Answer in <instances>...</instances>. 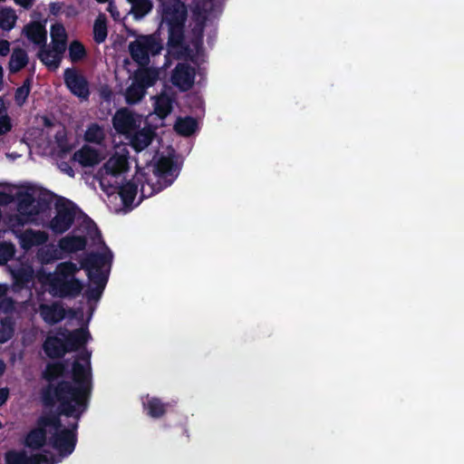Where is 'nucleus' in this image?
<instances>
[{
	"label": "nucleus",
	"mask_w": 464,
	"mask_h": 464,
	"mask_svg": "<svg viewBox=\"0 0 464 464\" xmlns=\"http://www.w3.org/2000/svg\"><path fill=\"white\" fill-rule=\"evenodd\" d=\"M9 398V390L7 388H0V407L3 406Z\"/></svg>",
	"instance_id": "nucleus-52"
},
{
	"label": "nucleus",
	"mask_w": 464,
	"mask_h": 464,
	"mask_svg": "<svg viewBox=\"0 0 464 464\" xmlns=\"http://www.w3.org/2000/svg\"><path fill=\"white\" fill-rule=\"evenodd\" d=\"M5 363L4 362L3 360L0 359V377L5 373Z\"/></svg>",
	"instance_id": "nucleus-58"
},
{
	"label": "nucleus",
	"mask_w": 464,
	"mask_h": 464,
	"mask_svg": "<svg viewBox=\"0 0 464 464\" xmlns=\"http://www.w3.org/2000/svg\"><path fill=\"white\" fill-rule=\"evenodd\" d=\"M82 269L72 261L57 264L53 273H44L39 276V281L46 286L47 292L61 299H74L79 296L84 287L82 280L76 275Z\"/></svg>",
	"instance_id": "nucleus-2"
},
{
	"label": "nucleus",
	"mask_w": 464,
	"mask_h": 464,
	"mask_svg": "<svg viewBox=\"0 0 464 464\" xmlns=\"http://www.w3.org/2000/svg\"><path fill=\"white\" fill-rule=\"evenodd\" d=\"M108 12L111 14V15L114 18V20H118L120 17V12L118 11L116 5L111 2L107 8Z\"/></svg>",
	"instance_id": "nucleus-51"
},
{
	"label": "nucleus",
	"mask_w": 464,
	"mask_h": 464,
	"mask_svg": "<svg viewBox=\"0 0 464 464\" xmlns=\"http://www.w3.org/2000/svg\"><path fill=\"white\" fill-rule=\"evenodd\" d=\"M76 218H82V227L92 241L102 242V233L95 222L89 218L74 202L61 198L55 203V216L49 221V228L56 235L68 231Z\"/></svg>",
	"instance_id": "nucleus-3"
},
{
	"label": "nucleus",
	"mask_w": 464,
	"mask_h": 464,
	"mask_svg": "<svg viewBox=\"0 0 464 464\" xmlns=\"http://www.w3.org/2000/svg\"><path fill=\"white\" fill-rule=\"evenodd\" d=\"M47 430L38 426L32 429L25 436L24 445L31 450H40L46 444Z\"/></svg>",
	"instance_id": "nucleus-21"
},
{
	"label": "nucleus",
	"mask_w": 464,
	"mask_h": 464,
	"mask_svg": "<svg viewBox=\"0 0 464 464\" xmlns=\"http://www.w3.org/2000/svg\"><path fill=\"white\" fill-rule=\"evenodd\" d=\"M34 202H35V198L32 194L25 193L19 199V202H18L19 209L21 211L29 210V212H30L31 209H34Z\"/></svg>",
	"instance_id": "nucleus-43"
},
{
	"label": "nucleus",
	"mask_w": 464,
	"mask_h": 464,
	"mask_svg": "<svg viewBox=\"0 0 464 464\" xmlns=\"http://www.w3.org/2000/svg\"><path fill=\"white\" fill-rule=\"evenodd\" d=\"M128 1L131 4V5H133L134 3H137L139 0H128Z\"/></svg>",
	"instance_id": "nucleus-61"
},
{
	"label": "nucleus",
	"mask_w": 464,
	"mask_h": 464,
	"mask_svg": "<svg viewBox=\"0 0 464 464\" xmlns=\"http://www.w3.org/2000/svg\"><path fill=\"white\" fill-rule=\"evenodd\" d=\"M91 352H89L88 350H84L82 352H81L78 355H77V360L76 361H82L86 363V365H83L85 368L87 369H91Z\"/></svg>",
	"instance_id": "nucleus-48"
},
{
	"label": "nucleus",
	"mask_w": 464,
	"mask_h": 464,
	"mask_svg": "<svg viewBox=\"0 0 464 464\" xmlns=\"http://www.w3.org/2000/svg\"><path fill=\"white\" fill-rule=\"evenodd\" d=\"M198 128V121L191 116L184 118H178L174 125V130L181 136L189 137L191 136Z\"/></svg>",
	"instance_id": "nucleus-26"
},
{
	"label": "nucleus",
	"mask_w": 464,
	"mask_h": 464,
	"mask_svg": "<svg viewBox=\"0 0 464 464\" xmlns=\"http://www.w3.org/2000/svg\"><path fill=\"white\" fill-rule=\"evenodd\" d=\"M132 133L130 145L137 152L142 151L149 147L156 136L155 130L151 126L137 130Z\"/></svg>",
	"instance_id": "nucleus-18"
},
{
	"label": "nucleus",
	"mask_w": 464,
	"mask_h": 464,
	"mask_svg": "<svg viewBox=\"0 0 464 464\" xmlns=\"http://www.w3.org/2000/svg\"><path fill=\"white\" fill-rule=\"evenodd\" d=\"M8 269L13 279V286L15 290L19 291L28 287V285L34 279V269L28 264L16 261L14 264L9 265Z\"/></svg>",
	"instance_id": "nucleus-14"
},
{
	"label": "nucleus",
	"mask_w": 464,
	"mask_h": 464,
	"mask_svg": "<svg viewBox=\"0 0 464 464\" xmlns=\"http://www.w3.org/2000/svg\"><path fill=\"white\" fill-rule=\"evenodd\" d=\"M50 31L51 44L54 51L53 60L51 64L54 67H59L66 50L68 36L63 24L61 23L52 24Z\"/></svg>",
	"instance_id": "nucleus-11"
},
{
	"label": "nucleus",
	"mask_w": 464,
	"mask_h": 464,
	"mask_svg": "<svg viewBox=\"0 0 464 464\" xmlns=\"http://www.w3.org/2000/svg\"><path fill=\"white\" fill-rule=\"evenodd\" d=\"M67 174L71 177L74 176V171L71 167H68V169L66 170Z\"/></svg>",
	"instance_id": "nucleus-60"
},
{
	"label": "nucleus",
	"mask_w": 464,
	"mask_h": 464,
	"mask_svg": "<svg viewBox=\"0 0 464 464\" xmlns=\"http://www.w3.org/2000/svg\"><path fill=\"white\" fill-rule=\"evenodd\" d=\"M176 166L170 158L161 157L154 166L156 182L150 181L145 174H141L138 182L140 183V197L150 198L169 187L178 176Z\"/></svg>",
	"instance_id": "nucleus-5"
},
{
	"label": "nucleus",
	"mask_w": 464,
	"mask_h": 464,
	"mask_svg": "<svg viewBox=\"0 0 464 464\" xmlns=\"http://www.w3.org/2000/svg\"><path fill=\"white\" fill-rule=\"evenodd\" d=\"M12 129L10 117L7 114L0 116V136L6 134Z\"/></svg>",
	"instance_id": "nucleus-46"
},
{
	"label": "nucleus",
	"mask_w": 464,
	"mask_h": 464,
	"mask_svg": "<svg viewBox=\"0 0 464 464\" xmlns=\"http://www.w3.org/2000/svg\"><path fill=\"white\" fill-rule=\"evenodd\" d=\"M65 372L63 362L47 363L42 377L48 384L41 390V401L44 407L52 408L58 404L60 412L65 417L80 420L88 410L92 397V369L74 361L72 364V381L62 380L53 383L58 378L63 377Z\"/></svg>",
	"instance_id": "nucleus-1"
},
{
	"label": "nucleus",
	"mask_w": 464,
	"mask_h": 464,
	"mask_svg": "<svg viewBox=\"0 0 464 464\" xmlns=\"http://www.w3.org/2000/svg\"><path fill=\"white\" fill-rule=\"evenodd\" d=\"M108 35L106 20L104 17L99 16L93 24V40L96 44L105 42Z\"/></svg>",
	"instance_id": "nucleus-35"
},
{
	"label": "nucleus",
	"mask_w": 464,
	"mask_h": 464,
	"mask_svg": "<svg viewBox=\"0 0 464 464\" xmlns=\"http://www.w3.org/2000/svg\"><path fill=\"white\" fill-rule=\"evenodd\" d=\"M14 2L24 9H30L34 5V0H14Z\"/></svg>",
	"instance_id": "nucleus-53"
},
{
	"label": "nucleus",
	"mask_w": 464,
	"mask_h": 464,
	"mask_svg": "<svg viewBox=\"0 0 464 464\" xmlns=\"http://www.w3.org/2000/svg\"><path fill=\"white\" fill-rule=\"evenodd\" d=\"M131 8L136 17H142L151 10L152 5L150 0H139Z\"/></svg>",
	"instance_id": "nucleus-40"
},
{
	"label": "nucleus",
	"mask_w": 464,
	"mask_h": 464,
	"mask_svg": "<svg viewBox=\"0 0 464 464\" xmlns=\"http://www.w3.org/2000/svg\"><path fill=\"white\" fill-rule=\"evenodd\" d=\"M52 200L48 197L39 196L35 198L34 209H31L30 214L38 215L40 213H44L51 208Z\"/></svg>",
	"instance_id": "nucleus-39"
},
{
	"label": "nucleus",
	"mask_w": 464,
	"mask_h": 464,
	"mask_svg": "<svg viewBox=\"0 0 464 464\" xmlns=\"http://www.w3.org/2000/svg\"><path fill=\"white\" fill-rule=\"evenodd\" d=\"M29 62L26 51L23 48L16 47L13 50L8 63V70L10 73H16L24 68Z\"/></svg>",
	"instance_id": "nucleus-22"
},
{
	"label": "nucleus",
	"mask_w": 464,
	"mask_h": 464,
	"mask_svg": "<svg viewBox=\"0 0 464 464\" xmlns=\"http://www.w3.org/2000/svg\"><path fill=\"white\" fill-rule=\"evenodd\" d=\"M53 414V411H49L42 414L36 420V426L44 430H46L48 427H51Z\"/></svg>",
	"instance_id": "nucleus-44"
},
{
	"label": "nucleus",
	"mask_w": 464,
	"mask_h": 464,
	"mask_svg": "<svg viewBox=\"0 0 464 464\" xmlns=\"http://www.w3.org/2000/svg\"><path fill=\"white\" fill-rule=\"evenodd\" d=\"M47 239V236L42 231L28 230L24 234V241L29 246H40Z\"/></svg>",
	"instance_id": "nucleus-37"
},
{
	"label": "nucleus",
	"mask_w": 464,
	"mask_h": 464,
	"mask_svg": "<svg viewBox=\"0 0 464 464\" xmlns=\"http://www.w3.org/2000/svg\"><path fill=\"white\" fill-rule=\"evenodd\" d=\"M174 98L165 92L157 96L154 103V111L160 118H166L172 111Z\"/></svg>",
	"instance_id": "nucleus-25"
},
{
	"label": "nucleus",
	"mask_w": 464,
	"mask_h": 464,
	"mask_svg": "<svg viewBox=\"0 0 464 464\" xmlns=\"http://www.w3.org/2000/svg\"><path fill=\"white\" fill-rule=\"evenodd\" d=\"M5 111V103H4V99L0 96V116Z\"/></svg>",
	"instance_id": "nucleus-59"
},
{
	"label": "nucleus",
	"mask_w": 464,
	"mask_h": 464,
	"mask_svg": "<svg viewBox=\"0 0 464 464\" xmlns=\"http://www.w3.org/2000/svg\"><path fill=\"white\" fill-rule=\"evenodd\" d=\"M15 246L10 242L0 243V265H5L12 260L15 254Z\"/></svg>",
	"instance_id": "nucleus-38"
},
{
	"label": "nucleus",
	"mask_w": 464,
	"mask_h": 464,
	"mask_svg": "<svg viewBox=\"0 0 464 464\" xmlns=\"http://www.w3.org/2000/svg\"><path fill=\"white\" fill-rule=\"evenodd\" d=\"M86 246L87 239L85 236L69 235L61 238L58 242L60 249L68 254L84 250Z\"/></svg>",
	"instance_id": "nucleus-20"
},
{
	"label": "nucleus",
	"mask_w": 464,
	"mask_h": 464,
	"mask_svg": "<svg viewBox=\"0 0 464 464\" xmlns=\"http://www.w3.org/2000/svg\"><path fill=\"white\" fill-rule=\"evenodd\" d=\"M61 415L62 413L60 412V410L57 408V412H54L51 425L52 428L55 429V431L62 430V421L60 419ZM63 416L64 415L63 414Z\"/></svg>",
	"instance_id": "nucleus-49"
},
{
	"label": "nucleus",
	"mask_w": 464,
	"mask_h": 464,
	"mask_svg": "<svg viewBox=\"0 0 464 464\" xmlns=\"http://www.w3.org/2000/svg\"><path fill=\"white\" fill-rule=\"evenodd\" d=\"M68 49L69 58L73 63L83 60L87 55L84 45L78 40L72 41Z\"/></svg>",
	"instance_id": "nucleus-34"
},
{
	"label": "nucleus",
	"mask_w": 464,
	"mask_h": 464,
	"mask_svg": "<svg viewBox=\"0 0 464 464\" xmlns=\"http://www.w3.org/2000/svg\"><path fill=\"white\" fill-rule=\"evenodd\" d=\"M42 319L48 324L53 325L62 322L66 315L74 317L76 311L72 308L66 310L61 302H53L50 304H42L39 306Z\"/></svg>",
	"instance_id": "nucleus-10"
},
{
	"label": "nucleus",
	"mask_w": 464,
	"mask_h": 464,
	"mask_svg": "<svg viewBox=\"0 0 464 464\" xmlns=\"http://www.w3.org/2000/svg\"><path fill=\"white\" fill-rule=\"evenodd\" d=\"M143 94L144 89L140 88L139 85L136 84V86L132 85L128 88L126 98L128 102H135L140 101L143 97Z\"/></svg>",
	"instance_id": "nucleus-42"
},
{
	"label": "nucleus",
	"mask_w": 464,
	"mask_h": 464,
	"mask_svg": "<svg viewBox=\"0 0 464 464\" xmlns=\"http://www.w3.org/2000/svg\"><path fill=\"white\" fill-rule=\"evenodd\" d=\"M147 414L153 419H160L165 415L169 403L163 402L160 398L151 397L148 398L147 401L143 403Z\"/></svg>",
	"instance_id": "nucleus-24"
},
{
	"label": "nucleus",
	"mask_w": 464,
	"mask_h": 464,
	"mask_svg": "<svg viewBox=\"0 0 464 464\" xmlns=\"http://www.w3.org/2000/svg\"><path fill=\"white\" fill-rule=\"evenodd\" d=\"M15 309V303L12 297L5 296L0 299V311L5 314L13 313Z\"/></svg>",
	"instance_id": "nucleus-45"
},
{
	"label": "nucleus",
	"mask_w": 464,
	"mask_h": 464,
	"mask_svg": "<svg viewBox=\"0 0 464 464\" xmlns=\"http://www.w3.org/2000/svg\"><path fill=\"white\" fill-rule=\"evenodd\" d=\"M104 168L108 174L116 177L127 168V160L123 157L111 158L105 164Z\"/></svg>",
	"instance_id": "nucleus-33"
},
{
	"label": "nucleus",
	"mask_w": 464,
	"mask_h": 464,
	"mask_svg": "<svg viewBox=\"0 0 464 464\" xmlns=\"http://www.w3.org/2000/svg\"><path fill=\"white\" fill-rule=\"evenodd\" d=\"M161 50L160 42L153 35H140L129 44L130 54L140 66L147 65L150 63V54H158Z\"/></svg>",
	"instance_id": "nucleus-6"
},
{
	"label": "nucleus",
	"mask_w": 464,
	"mask_h": 464,
	"mask_svg": "<svg viewBox=\"0 0 464 464\" xmlns=\"http://www.w3.org/2000/svg\"><path fill=\"white\" fill-rule=\"evenodd\" d=\"M33 83V75L27 76L23 84L15 90L14 102L16 105L23 106L29 97Z\"/></svg>",
	"instance_id": "nucleus-31"
},
{
	"label": "nucleus",
	"mask_w": 464,
	"mask_h": 464,
	"mask_svg": "<svg viewBox=\"0 0 464 464\" xmlns=\"http://www.w3.org/2000/svg\"><path fill=\"white\" fill-rule=\"evenodd\" d=\"M104 138L103 129L98 123H91L84 133V140L90 143L101 144Z\"/></svg>",
	"instance_id": "nucleus-32"
},
{
	"label": "nucleus",
	"mask_w": 464,
	"mask_h": 464,
	"mask_svg": "<svg viewBox=\"0 0 464 464\" xmlns=\"http://www.w3.org/2000/svg\"><path fill=\"white\" fill-rule=\"evenodd\" d=\"M58 146L61 149V150L64 153L69 152L72 149L70 146L63 144L62 140L58 141Z\"/></svg>",
	"instance_id": "nucleus-55"
},
{
	"label": "nucleus",
	"mask_w": 464,
	"mask_h": 464,
	"mask_svg": "<svg viewBox=\"0 0 464 464\" xmlns=\"http://www.w3.org/2000/svg\"><path fill=\"white\" fill-rule=\"evenodd\" d=\"M46 460V457L43 454H34L27 456L25 454L24 461L26 464H41Z\"/></svg>",
	"instance_id": "nucleus-47"
},
{
	"label": "nucleus",
	"mask_w": 464,
	"mask_h": 464,
	"mask_svg": "<svg viewBox=\"0 0 464 464\" xmlns=\"http://www.w3.org/2000/svg\"><path fill=\"white\" fill-rule=\"evenodd\" d=\"M6 287L5 285H0V299L6 296Z\"/></svg>",
	"instance_id": "nucleus-57"
},
{
	"label": "nucleus",
	"mask_w": 464,
	"mask_h": 464,
	"mask_svg": "<svg viewBox=\"0 0 464 464\" xmlns=\"http://www.w3.org/2000/svg\"><path fill=\"white\" fill-rule=\"evenodd\" d=\"M114 188L115 190L117 189L123 205L125 207H130L132 205L137 195L138 182L129 180L124 184L115 187Z\"/></svg>",
	"instance_id": "nucleus-23"
},
{
	"label": "nucleus",
	"mask_w": 464,
	"mask_h": 464,
	"mask_svg": "<svg viewBox=\"0 0 464 464\" xmlns=\"http://www.w3.org/2000/svg\"><path fill=\"white\" fill-rule=\"evenodd\" d=\"M195 69L186 63H179L173 70L172 83L181 92L190 90L195 82Z\"/></svg>",
	"instance_id": "nucleus-13"
},
{
	"label": "nucleus",
	"mask_w": 464,
	"mask_h": 464,
	"mask_svg": "<svg viewBox=\"0 0 464 464\" xmlns=\"http://www.w3.org/2000/svg\"><path fill=\"white\" fill-rule=\"evenodd\" d=\"M15 321L12 316H5L0 320V343L8 342L14 334Z\"/></svg>",
	"instance_id": "nucleus-28"
},
{
	"label": "nucleus",
	"mask_w": 464,
	"mask_h": 464,
	"mask_svg": "<svg viewBox=\"0 0 464 464\" xmlns=\"http://www.w3.org/2000/svg\"><path fill=\"white\" fill-rule=\"evenodd\" d=\"M43 349L51 359L63 358L68 353L65 340L56 335L47 336L44 342Z\"/></svg>",
	"instance_id": "nucleus-16"
},
{
	"label": "nucleus",
	"mask_w": 464,
	"mask_h": 464,
	"mask_svg": "<svg viewBox=\"0 0 464 464\" xmlns=\"http://www.w3.org/2000/svg\"><path fill=\"white\" fill-rule=\"evenodd\" d=\"M72 159L84 168L94 167L102 160L98 150L89 145H83L75 151Z\"/></svg>",
	"instance_id": "nucleus-17"
},
{
	"label": "nucleus",
	"mask_w": 464,
	"mask_h": 464,
	"mask_svg": "<svg viewBox=\"0 0 464 464\" xmlns=\"http://www.w3.org/2000/svg\"><path fill=\"white\" fill-rule=\"evenodd\" d=\"M98 3H106L108 0H96Z\"/></svg>",
	"instance_id": "nucleus-62"
},
{
	"label": "nucleus",
	"mask_w": 464,
	"mask_h": 464,
	"mask_svg": "<svg viewBox=\"0 0 464 464\" xmlns=\"http://www.w3.org/2000/svg\"><path fill=\"white\" fill-rule=\"evenodd\" d=\"M24 451H8L5 455L6 464H26Z\"/></svg>",
	"instance_id": "nucleus-41"
},
{
	"label": "nucleus",
	"mask_w": 464,
	"mask_h": 464,
	"mask_svg": "<svg viewBox=\"0 0 464 464\" xmlns=\"http://www.w3.org/2000/svg\"><path fill=\"white\" fill-rule=\"evenodd\" d=\"M10 53V43L7 40H0V55L6 56Z\"/></svg>",
	"instance_id": "nucleus-50"
},
{
	"label": "nucleus",
	"mask_w": 464,
	"mask_h": 464,
	"mask_svg": "<svg viewBox=\"0 0 464 464\" xmlns=\"http://www.w3.org/2000/svg\"><path fill=\"white\" fill-rule=\"evenodd\" d=\"M140 118L127 108L120 109L112 118V125L115 130L123 135H129L140 128Z\"/></svg>",
	"instance_id": "nucleus-8"
},
{
	"label": "nucleus",
	"mask_w": 464,
	"mask_h": 464,
	"mask_svg": "<svg viewBox=\"0 0 464 464\" xmlns=\"http://www.w3.org/2000/svg\"><path fill=\"white\" fill-rule=\"evenodd\" d=\"M4 87V70L3 67L0 65V91L3 90Z\"/></svg>",
	"instance_id": "nucleus-56"
},
{
	"label": "nucleus",
	"mask_w": 464,
	"mask_h": 464,
	"mask_svg": "<svg viewBox=\"0 0 464 464\" xmlns=\"http://www.w3.org/2000/svg\"><path fill=\"white\" fill-rule=\"evenodd\" d=\"M17 15L11 7H2L0 9V28L4 31H11L16 23Z\"/></svg>",
	"instance_id": "nucleus-30"
},
{
	"label": "nucleus",
	"mask_w": 464,
	"mask_h": 464,
	"mask_svg": "<svg viewBox=\"0 0 464 464\" xmlns=\"http://www.w3.org/2000/svg\"><path fill=\"white\" fill-rule=\"evenodd\" d=\"M54 56V51L53 48V45L51 46V49L46 48L45 46H41L37 57L39 60L50 70V71H56L59 67H54L51 64L52 61L53 60Z\"/></svg>",
	"instance_id": "nucleus-36"
},
{
	"label": "nucleus",
	"mask_w": 464,
	"mask_h": 464,
	"mask_svg": "<svg viewBox=\"0 0 464 464\" xmlns=\"http://www.w3.org/2000/svg\"><path fill=\"white\" fill-rule=\"evenodd\" d=\"M184 26L185 24L168 25V45L170 48H178L182 45L184 41Z\"/></svg>",
	"instance_id": "nucleus-29"
},
{
	"label": "nucleus",
	"mask_w": 464,
	"mask_h": 464,
	"mask_svg": "<svg viewBox=\"0 0 464 464\" xmlns=\"http://www.w3.org/2000/svg\"><path fill=\"white\" fill-rule=\"evenodd\" d=\"M59 334L63 335L65 340L68 353L79 350L82 346H84L91 338L89 330L83 327H80L72 332L63 330Z\"/></svg>",
	"instance_id": "nucleus-15"
},
{
	"label": "nucleus",
	"mask_w": 464,
	"mask_h": 464,
	"mask_svg": "<svg viewBox=\"0 0 464 464\" xmlns=\"http://www.w3.org/2000/svg\"><path fill=\"white\" fill-rule=\"evenodd\" d=\"M105 248L104 253L90 252L81 259V267L86 272L90 282L93 285L85 292L89 301L101 299L109 280L113 255L107 246Z\"/></svg>",
	"instance_id": "nucleus-4"
},
{
	"label": "nucleus",
	"mask_w": 464,
	"mask_h": 464,
	"mask_svg": "<svg viewBox=\"0 0 464 464\" xmlns=\"http://www.w3.org/2000/svg\"><path fill=\"white\" fill-rule=\"evenodd\" d=\"M63 80L68 90L76 97L87 101L90 97V86L86 77L74 68H67Z\"/></svg>",
	"instance_id": "nucleus-7"
},
{
	"label": "nucleus",
	"mask_w": 464,
	"mask_h": 464,
	"mask_svg": "<svg viewBox=\"0 0 464 464\" xmlns=\"http://www.w3.org/2000/svg\"><path fill=\"white\" fill-rule=\"evenodd\" d=\"M187 15V6L180 0H171L163 5L162 20L168 25L185 24Z\"/></svg>",
	"instance_id": "nucleus-12"
},
{
	"label": "nucleus",
	"mask_w": 464,
	"mask_h": 464,
	"mask_svg": "<svg viewBox=\"0 0 464 464\" xmlns=\"http://www.w3.org/2000/svg\"><path fill=\"white\" fill-rule=\"evenodd\" d=\"M74 419H75V422L71 423V424L69 425V428H66V429H67V430H72V432L73 434H76V435H77L78 420H77L76 418H74Z\"/></svg>",
	"instance_id": "nucleus-54"
},
{
	"label": "nucleus",
	"mask_w": 464,
	"mask_h": 464,
	"mask_svg": "<svg viewBox=\"0 0 464 464\" xmlns=\"http://www.w3.org/2000/svg\"><path fill=\"white\" fill-rule=\"evenodd\" d=\"M158 78L156 71L146 68L139 70L134 74V82L141 89L149 88L155 84Z\"/></svg>",
	"instance_id": "nucleus-27"
},
{
	"label": "nucleus",
	"mask_w": 464,
	"mask_h": 464,
	"mask_svg": "<svg viewBox=\"0 0 464 464\" xmlns=\"http://www.w3.org/2000/svg\"><path fill=\"white\" fill-rule=\"evenodd\" d=\"M23 32L25 37L35 45L45 46L47 32L42 23L31 22L24 25Z\"/></svg>",
	"instance_id": "nucleus-19"
},
{
	"label": "nucleus",
	"mask_w": 464,
	"mask_h": 464,
	"mask_svg": "<svg viewBox=\"0 0 464 464\" xmlns=\"http://www.w3.org/2000/svg\"><path fill=\"white\" fill-rule=\"evenodd\" d=\"M49 444L57 450L60 456L68 457L75 450L77 435L73 434L72 430L62 429L53 432L49 439Z\"/></svg>",
	"instance_id": "nucleus-9"
}]
</instances>
